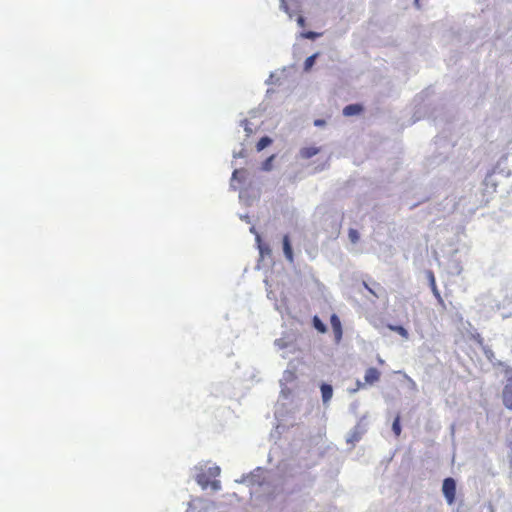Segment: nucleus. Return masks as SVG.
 Masks as SVG:
<instances>
[{"mask_svg":"<svg viewBox=\"0 0 512 512\" xmlns=\"http://www.w3.org/2000/svg\"><path fill=\"white\" fill-rule=\"evenodd\" d=\"M324 123H325V122H324V120H316V121L314 122V124H315L316 126H321V125H323Z\"/></svg>","mask_w":512,"mask_h":512,"instance_id":"22","label":"nucleus"},{"mask_svg":"<svg viewBox=\"0 0 512 512\" xmlns=\"http://www.w3.org/2000/svg\"><path fill=\"white\" fill-rule=\"evenodd\" d=\"M443 494L449 504H453L456 495V483L451 477L445 478L442 485Z\"/></svg>","mask_w":512,"mask_h":512,"instance_id":"1","label":"nucleus"},{"mask_svg":"<svg viewBox=\"0 0 512 512\" xmlns=\"http://www.w3.org/2000/svg\"><path fill=\"white\" fill-rule=\"evenodd\" d=\"M365 287L370 291V293H373V294H374L373 290H371L370 288H368V286H367L366 284H365Z\"/></svg>","mask_w":512,"mask_h":512,"instance_id":"26","label":"nucleus"},{"mask_svg":"<svg viewBox=\"0 0 512 512\" xmlns=\"http://www.w3.org/2000/svg\"><path fill=\"white\" fill-rule=\"evenodd\" d=\"M242 125H243V127H244V130H245V132H246L247 136H250V135L252 134V129H251V127H250V123H249V121H248V120H246V119H245V120H243V121H242Z\"/></svg>","mask_w":512,"mask_h":512,"instance_id":"16","label":"nucleus"},{"mask_svg":"<svg viewBox=\"0 0 512 512\" xmlns=\"http://www.w3.org/2000/svg\"><path fill=\"white\" fill-rule=\"evenodd\" d=\"M281 6H282V8H283L286 12H288V7H287V5H286V3H285V1H284V0H282V4H281Z\"/></svg>","mask_w":512,"mask_h":512,"instance_id":"23","label":"nucleus"},{"mask_svg":"<svg viewBox=\"0 0 512 512\" xmlns=\"http://www.w3.org/2000/svg\"><path fill=\"white\" fill-rule=\"evenodd\" d=\"M502 401L507 409L512 410V375L507 378V382L503 388Z\"/></svg>","mask_w":512,"mask_h":512,"instance_id":"2","label":"nucleus"},{"mask_svg":"<svg viewBox=\"0 0 512 512\" xmlns=\"http://www.w3.org/2000/svg\"><path fill=\"white\" fill-rule=\"evenodd\" d=\"M198 484H200L202 487H206V484L204 482H202V480L200 478H198L197 480Z\"/></svg>","mask_w":512,"mask_h":512,"instance_id":"24","label":"nucleus"},{"mask_svg":"<svg viewBox=\"0 0 512 512\" xmlns=\"http://www.w3.org/2000/svg\"><path fill=\"white\" fill-rule=\"evenodd\" d=\"M297 23L299 24V26L303 27L305 25V19L303 16H299L298 19H297Z\"/></svg>","mask_w":512,"mask_h":512,"instance_id":"21","label":"nucleus"},{"mask_svg":"<svg viewBox=\"0 0 512 512\" xmlns=\"http://www.w3.org/2000/svg\"><path fill=\"white\" fill-rule=\"evenodd\" d=\"M316 57H317V54H314V55L309 56L308 58H306V60H305V62H304V69H305L306 71H309V70L312 68V66H313V65H314V63H315V59H316Z\"/></svg>","mask_w":512,"mask_h":512,"instance_id":"14","label":"nucleus"},{"mask_svg":"<svg viewBox=\"0 0 512 512\" xmlns=\"http://www.w3.org/2000/svg\"><path fill=\"white\" fill-rule=\"evenodd\" d=\"M381 373L380 371L375 367H370L365 372V384L373 385L374 383L378 382L380 379Z\"/></svg>","mask_w":512,"mask_h":512,"instance_id":"4","label":"nucleus"},{"mask_svg":"<svg viewBox=\"0 0 512 512\" xmlns=\"http://www.w3.org/2000/svg\"><path fill=\"white\" fill-rule=\"evenodd\" d=\"M321 151V148L315 146L303 147L299 151V156L302 159H310L317 155Z\"/></svg>","mask_w":512,"mask_h":512,"instance_id":"6","label":"nucleus"},{"mask_svg":"<svg viewBox=\"0 0 512 512\" xmlns=\"http://www.w3.org/2000/svg\"><path fill=\"white\" fill-rule=\"evenodd\" d=\"M363 107L360 104H350L343 109V115L353 116L358 115L362 112Z\"/></svg>","mask_w":512,"mask_h":512,"instance_id":"8","label":"nucleus"},{"mask_svg":"<svg viewBox=\"0 0 512 512\" xmlns=\"http://www.w3.org/2000/svg\"><path fill=\"white\" fill-rule=\"evenodd\" d=\"M392 430L394 434L398 437L401 434V426H400V416H397L392 424Z\"/></svg>","mask_w":512,"mask_h":512,"instance_id":"13","label":"nucleus"},{"mask_svg":"<svg viewBox=\"0 0 512 512\" xmlns=\"http://www.w3.org/2000/svg\"><path fill=\"white\" fill-rule=\"evenodd\" d=\"M348 234L352 243H356L359 240V233L357 230L350 229Z\"/></svg>","mask_w":512,"mask_h":512,"instance_id":"15","label":"nucleus"},{"mask_svg":"<svg viewBox=\"0 0 512 512\" xmlns=\"http://www.w3.org/2000/svg\"><path fill=\"white\" fill-rule=\"evenodd\" d=\"M303 36L305 38H307V39H312L313 40V39H315L318 36V34L315 33V32L309 31V32L304 33Z\"/></svg>","mask_w":512,"mask_h":512,"instance_id":"20","label":"nucleus"},{"mask_svg":"<svg viewBox=\"0 0 512 512\" xmlns=\"http://www.w3.org/2000/svg\"><path fill=\"white\" fill-rule=\"evenodd\" d=\"M245 173V171L243 169H236L234 170L233 174H232V179H238L240 180V176L242 177L243 174Z\"/></svg>","mask_w":512,"mask_h":512,"instance_id":"18","label":"nucleus"},{"mask_svg":"<svg viewBox=\"0 0 512 512\" xmlns=\"http://www.w3.org/2000/svg\"><path fill=\"white\" fill-rule=\"evenodd\" d=\"M331 327L335 336V341L339 343L342 339V325L339 317L333 314L330 318Z\"/></svg>","mask_w":512,"mask_h":512,"instance_id":"3","label":"nucleus"},{"mask_svg":"<svg viewBox=\"0 0 512 512\" xmlns=\"http://www.w3.org/2000/svg\"><path fill=\"white\" fill-rule=\"evenodd\" d=\"M428 278H429V283H430V287H431V290L435 296V298L437 299V301L439 302V304H441L442 306H444V300L443 298L441 297V294L437 288V284H436V280H435V276L433 274L432 271H429L428 272Z\"/></svg>","mask_w":512,"mask_h":512,"instance_id":"5","label":"nucleus"},{"mask_svg":"<svg viewBox=\"0 0 512 512\" xmlns=\"http://www.w3.org/2000/svg\"><path fill=\"white\" fill-rule=\"evenodd\" d=\"M313 325L319 332H326L325 324L317 316L313 318Z\"/></svg>","mask_w":512,"mask_h":512,"instance_id":"12","label":"nucleus"},{"mask_svg":"<svg viewBox=\"0 0 512 512\" xmlns=\"http://www.w3.org/2000/svg\"><path fill=\"white\" fill-rule=\"evenodd\" d=\"M275 345L280 349H284L288 346V344L286 343V341L284 339H276Z\"/></svg>","mask_w":512,"mask_h":512,"instance_id":"19","label":"nucleus"},{"mask_svg":"<svg viewBox=\"0 0 512 512\" xmlns=\"http://www.w3.org/2000/svg\"><path fill=\"white\" fill-rule=\"evenodd\" d=\"M283 252H284L286 259L290 263H292L294 261V255H293V250H292V246H291L290 239H289L288 235H284V237H283Z\"/></svg>","mask_w":512,"mask_h":512,"instance_id":"7","label":"nucleus"},{"mask_svg":"<svg viewBox=\"0 0 512 512\" xmlns=\"http://www.w3.org/2000/svg\"><path fill=\"white\" fill-rule=\"evenodd\" d=\"M272 143V139L269 138L268 136H264L262 137L256 144V150L258 152L262 151L263 149H265L267 146H269L270 144Z\"/></svg>","mask_w":512,"mask_h":512,"instance_id":"10","label":"nucleus"},{"mask_svg":"<svg viewBox=\"0 0 512 512\" xmlns=\"http://www.w3.org/2000/svg\"><path fill=\"white\" fill-rule=\"evenodd\" d=\"M218 486H219V482H217V481H216V482H214V483H213V487H214L215 489H216V488H218Z\"/></svg>","mask_w":512,"mask_h":512,"instance_id":"25","label":"nucleus"},{"mask_svg":"<svg viewBox=\"0 0 512 512\" xmlns=\"http://www.w3.org/2000/svg\"><path fill=\"white\" fill-rule=\"evenodd\" d=\"M321 393H322L323 402L324 403L329 402L333 395L332 386L329 384H322L321 385Z\"/></svg>","mask_w":512,"mask_h":512,"instance_id":"9","label":"nucleus"},{"mask_svg":"<svg viewBox=\"0 0 512 512\" xmlns=\"http://www.w3.org/2000/svg\"><path fill=\"white\" fill-rule=\"evenodd\" d=\"M274 159V155L270 156L266 159V161L263 163V169L264 170H270L271 169V163Z\"/></svg>","mask_w":512,"mask_h":512,"instance_id":"17","label":"nucleus"},{"mask_svg":"<svg viewBox=\"0 0 512 512\" xmlns=\"http://www.w3.org/2000/svg\"><path fill=\"white\" fill-rule=\"evenodd\" d=\"M491 512H494V510H493V509H491Z\"/></svg>","mask_w":512,"mask_h":512,"instance_id":"27","label":"nucleus"},{"mask_svg":"<svg viewBox=\"0 0 512 512\" xmlns=\"http://www.w3.org/2000/svg\"><path fill=\"white\" fill-rule=\"evenodd\" d=\"M390 330L398 333L403 338L407 339L409 337L408 331L400 325H389L388 326Z\"/></svg>","mask_w":512,"mask_h":512,"instance_id":"11","label":"nucleus"}]
</instances>
